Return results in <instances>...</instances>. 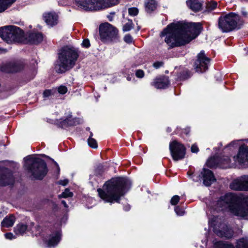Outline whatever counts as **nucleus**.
Segmentation results:
<instances>
[{
    "mask_svg": "<svg viewBox=\"0 0 248 248\" xmlns=\"http://www.w3.org/2000/svg\"><path fill=\"white\" fill-rule=\"evenodd\" d=\"M215 248H234L232 245L226 244L222 242H217L215 244Z\"/></svg>",
    "mask_w": 248,
    "mask_h": 248,
    "instance_id": "31",
    "label": "nucleus"
},
{
    "mask_svg": "<svg viewBox=\"0 0 248 248\" xmlns=\"http://www.w3.org/2000/svg\"><path fill=\"white\" fill-rule=\"evenodd\" d=\"M214 206V209L217 211L229 208L233 215L248 219V197L241 202L236 195L232 193L227 194L215 202Z\"/></svg>",
    "mask_w": 248,
    "mask_h": 248,
    "instance_id": "3",
    "label": "nucleus"
},
{
    "mask_svg": "<svg viewBox=\"0 0 248 248\" xmlns=\"http://www.w3.org/2000/svg\"><path fill=\"white\" fill-rule=\"evenodd\" d=\"M93 133L92 132H90V137H89V138H92V137H93Z\"/></svg>",
    "mask_w": 248,
    "mask_h": 248,
    "instance_id": "55",
    "label": "nucleus"
},
{
    "mask_svg": "<svg viewBox=\"0 0 248 248\" xmlns=\"http://www.w3.org/2000/svg\"><path fill=\"white\" fill-rule=\"evenodd\" d=\"M62 203L63 205V206L65 207V208H67L68 207V205L66 202L64 200L62 201Z\"/></svg>",
    "mask_w": 248,
    "mask_h": 248,
    "instance_id": "50",
    "label": "nucleus"
},
{
    "mask_svg": "<svg viewBox=\"0 0 248 248\" xmlns=\"http://www.w3.org/2000/svg\"><path fill=\"white\" fill-rule=\"evenodd\" d=\"M180 200V197L178 195L173 196L170 200V203L173 205H175L178 203Z\"/></svg>",
    "mask_w": 248,
    "mask_h": 248,
    "instance_id": "36",
    "label": "nucleus"
},
{
    "mask_svg": "<svg viewBox=\"0 0 248 248\" xmlns=\"http://www.w3.org/2000/svg\"><path fill=\"white\" fill-rule=\"evenodd\" d=\"M231 159L228 156H225L222 159L221 163L223 165H230Z\"/></svg>",
    "mask_w": 248,
    "mask_h": 248,
    "instance_id": "40",
    "label": "nucleus"
},
{
    "mask_svg": "<svg viewBox=\"0 0 248 248\" xmlns=\"http://www.w3.org/2000/svg\"><path fill=\"white\" fill-rule=\"evenodd\" d=\"M175 212L178 216H183L184 214V211L179 206L175 207L174 209Z\"/></svg>",
    "mask_w": 248,
    "mask_h": 248,
    "instance_id": "39",
    "label": "nucleus"
},
{
    "mask_svg": "<svg viewBox=\"0 0 248 248\" xmlns=\"http://www.w3.org/2000/svg\"><path fill=\"white\" fill-rule=\"evenodd\" d=\"M207 165L210 167H213L215 166V159L214 158H210L207 161Z\"/></svg>",
    "mask_w": 248,
    "mask_h": 248,
    "instance_id": "43",
    "label": "nucleus"
},
{
    "mask_svg": "<svg viewBox=\"0 0 248 248\" xmlns=\"http://www.w3.org/2000/svg\"><path fill=\"white\" fill-rule=\"evenodd\" d=\"M188 7L193 12H198L202 9V3L200 0H187Z\"/></svg>",
    "mask_w": 248,
    "mask_h": 248,
    "instance_id": "21",
    "label": "nucleus"
},
{
    "mask_svg": "<svg viewBox=\"0 0 248 248\" xmlns=\"http://www.w3.org/2000/svg\"><path fill=\"white\" fill-rule=\"evenodd\" d=\"M124 41L127 43H131L133 41V38L130 34H128L124 37Z\"/></svg>",
    "mask_w": 248,
    "mask_h": 248,
    "instance_id": "42",
    "label": "nucleus"
},
{
    "mask_svg": "<svg viewBox=\"0 0 248 248\" xmlns=\"http://www.w3.org/2000/svg\"><path fill=\"white\" fill-rule=\"evenodd\" d=\"M243 23L240 16L233 13L223 15L218 19V28L223 32H228L235 29H239L243 25Z\"/></svg>",
    "mask_w": 248,
    "mask_h": 248,
    "instance_id": "5",
    "label": "nucleus"
},
{
    "mask_svg": "<svg viewBox=\"0 0 248 248\" xmlns=\"http://www.w3.org/2000/svg\"><path fill=\"white\" fill-rule=\"evenodd\" d=\"M217 6V2L215 1L208 2L206 4V11L208 12L211 11L216 8Z\"/></svg>",
    "mask_w": 248,
    "mask_h": 248,
    "instance_id": "32",
    "label": "nucleus"
},
{
    "mask_svg": "<svg viewBox=\"0 0 248 248\" xmlns=\"http://www.w3.org/2000/svg\"><path fill=\"white\" fill-rule=\"evenodd\" d=\"M169 149L174 161H178L184 158L186 148L183 144L174 140L170 143Z\"/></svg>",
    "mask_w": 248,
    "mask_h": 248,
    "instance_id": "11",
    "label": "nucleus"
},
{
    "mask_svg": "<svg viewBox=\"0 0 248 248\" xmlns=\"http://www.w3.org/2000/svg\"><path fill=\"white\" fill-rule=\"evenodd\" d=\"M15 222V217L11 215L5 217L1 222V226L4 227H12Z\"/></svg>",
    "mask_w": 248,
    "mask_h": 248,
    "instance_id": "26",
    "label": "nucleus"
},
{
    "mask_svg": "<svg viewBox=\"0 0 248 248\" xmlns=\"http://www.w3.org/2000/svg\"><path fill=\"white\" fill-rule=\"evenodd\" d=\"M191 76V73L188 70H185L180 74L178 78L180 80H185Z\"/></svg>",
    "mask_w": 248,
    "mask_h": 248,
    "instance_id": "29",
    "label": "nucleus"
},
{
    "mask_svg": "<svg viewBox=\"0 0 248 248\" xmlns=\"http://www.w3.org/2000/svg\"><path fill=\"white\" fill-rule=\"evenodd\" d=\"M108 19H109V21H112V17H111L110 16H108Z\"/></svg>",
    "mask_w": 248,
    "mask_h": 248,
    "instance_id": "54",
    "label": "nucleus"
},
{
    "mask_svg": "<svg viewBox=\"0 0 248 248\" xmlns=\"http://www.w3.org/2000/svg\"><path fill=\"white\" fill-rule=\"evenodd\" d=\"M73 193L69 191L68 189H66L64 192H63L60 195H59V197L60 198H68V197H71L73 196Z\"/></svg>",
    "mask_w": 248,
    "mask_h": 248,
    "instance_id": "34",
    "label": "nucleus"
},
{
    "mask_svg": "<svg viewBox=\"0 0 248 248\" xmlns=\"http://www.w3.org/2000/svg\"><path fill=\"white\" fill-rule=\"evenodd\" d=\"M139 10L137 8L132 7L128 9V13L130 15L135 16L138 15Z\"/></svg>",
    "mask_w": 248,
    "mask_h": 248,
    "instance_id": "35",
    "label": "nucleus"
},
{
    "mask_svg": "<svg viewBox=\"0 0 248 248\" xmlns=\"http://www.w3.org/2000/svg\"><path fill=\"white\" fill-rule=\"evenodd\" d=\"M131 181L124 177L114 178L104 185L103 189H97L98 195L105 202H119L120 198L129 189Z\"/></svg>",
    "mask_w": 248,
    "mask_h": 248,
    "instance_id": "2",
    "label": "nucleus"
},
{
    "mask_svg": "<svg viewBox=\"0 0 248 248\" xmlns=\"http://www.w3.org/2000/svg\"><path fill=\"white\" fill-rule=\"evenodd\" d=\"M34 227V223L31 222L30 224L27 225L22 223H19L14 228V232L17 235H23L26 233L27 232H31L32 233L34 232L33 229L34 228L36 230H39V226Z\"/></svg>",
    "mask_w": 248,
    "mask_h": 248,
    "instance_id": "14",
    "label": "nucleus"
},
{
    "mask_svg": "<svg viewBox=\"0 0 248 248\" xmlns=\"http://www.w3.org/2000/svg\"><path fill=\"white\" fill-rule=\"evenodd\" d=\"M58 92L62 94L65 93L67 91V89L65 86H61L58 89Z\"/></svg>",
    "mask_w": 248,
    "mask_h": 248,
    "instance_id": "37",
    "label": "nucleus"
},
{
    "mask_svg": "<svg viewBox=\"0 0 248 248\" xmlns=\"http://www.w3.org/2000/svg\"><path fill=\"white\" fill-rule=\"evenodd\" d=\"M169 84V80L167 77H162L156 78L152 83L157 89H164L167 88Z\"/></svg>",
    "mask_w": 248,
    "mask_h": 248,
    "instance_id": "20",
    "label": "nucleus"
},
{
    "mask_svg": "<svg viewBox=\"0 0 248 248\" xmlns=\"http://www.w3.org/2000/svg\"><path fill=\"white\" fill-rule=\"evenodd\" d=\"M44 18L46 23L51 27L56 25L58 22V16L55 13H45Z\"/></svg>",
    "mask_w": 248,
    "mask_h": 248,
    "instance_id": "19",
    "label": "nucleus"
},
{
    "mask_svg": "<svg viewBox=\"0 0 248 248\" xmlns=\"http://www.w3.org/2000/svg\"><path fill=\"white\" fill-rule=\"evenodd\" d=\"M209 226L218 236L231 238L233 235V231L220 218L214 217L209 221Z\"/></svg>",
    "mask_w": 248,
    "mask_h": 248,
    "instance_id": "9",
    "label": "nucleus"
},
{
    "mask_svg": "<svg viewBox=\"0 0 248 248\" xmlns=\"http://www.w3.org/2000/svg\"><path fill=\"white\" fill-rule=\"evenodd\" d=\"M210 59L205 54L203 50H202L197 55V59L194 63L196 71L202 73L208 69Z\"/></svg>",
    "mask_w": 248,
    "mask_h": 248,
    "instance_id": "12",
    "label": "nucleus"
},
{
    "mask_svg": "<svg viewBox=\"0 0 248 248\" xmlns=\"http://www.w3.org/2000/svg\"><path fill=\"white\" fill-rule=\"evenodd\" d=\"M82 46L88 48L90 46V41L88 39H84L82 43Z\"/></svg>",
    "mask_w": 248,
    "mask_h": 248,
    "instance_id": "44",
    "label": "nucleus"
},
{
    "mask_svg": "<svg viewBox=\"0 0 248 248\" xmlns=\"http://www.w3.org/2000/svg\"><path fill=\"white\" fill-rule=\"evenodd\" d=\"M54 92L52 90H46L44 92L43 95L45 97H49L53 94Z\"/></svg>",
    "mask_w": 248,
    "mask_h": 248,
    "instance_id": "41",
    "label": "nucleus"
},
{
    "mask_svg": "<svg viewBox=\"0 0 248 248\" xmlns=\"http://www.w3.org/2000/svg\"><path fill=\"white\" fill-rule=\"evenodd\" d=\"M230 187L235 190L248 191V175H243L235 179L231 183Z\"/></svg>",
    "mask_w": 248,
    "mask_h": 248,
    "instance_id": "13",
    "label": "nucleus"
},
{
    "mask_svg": "<svg viewBox=\"0 0 248 248\" xmlns=\"http://www.w3.org/2000/svg\"><path fill=\"white\" fill-rule=\"evenodd\" d=\"M61 236V233L57 232L54 236H51L47 242L48 247H52L57 245L60 241Z\"/></svg>",
    "mask_w": 248,
    "mask_h": 248,
    "instance_id": "25",
    "label": "nucleus"
},
{
    "mask_svg": "<svg viewBox=\"0 0 248 248\" xmlns=\"http://www.w3.org/2000/svg\"><path fill=\"white\" fill-rule=\"evenodd\" d=\"M118 0H76L77 5L85 10H97L102 6H112L118 3Z\"/></svg>",
    "mask_w": 248,
    "mask_h": 248,
    "instance_id": "8",
    "label": "nucleus"
},
{
    "mask_svg": "<svg viewBox=\"0 0 248 248\" xmlns=\"http://www.w3.org/2000/svg\"><path fill=\"white\" fill-rule=\"evenodd\" d=\"M0 36L7 42H25L24 33L19 27L9 26L0 28Z\"/></svg>",
    "mask_w": 248,
    "mask_h": 248,
    "instance_id": "7",
    "label": "nucleus"
},
{
    "mask_svg": "<svg viewBox=\"0 0 248 248\" xmlns=\"http://www.w3.org/2000/svg\"><path fill=\"white\" fill-rule=\"evenodd\" d=\"M80 121L78 118H73L71 114H69L65 119H61L57 120V124L62 128L68 126L76 125L79 124Z\"/></svg>",
    "mask_w": 248,
    "mask_h": 248,
    "instance_id": "17",
    "label": "nucleus"
},
{
    "mask_svg": "<svg viewBox=\"0 0 248 248\" xmlns=\"http://www.w3.org/2000/svg\"><path fill=\"white\" fill-rule=\"evenodd\" d=\"M236 248H248V238H242L237 242Z\"/></svg>",
    "mask_w": 248,
    "mask_h": 248,
    "instance_id": "28",
    "label": "nucleus"
},
{
    "mask_svg": "<svg viewBox=\"0 0 248 248\" xmlns=\"http://www.w3.org/2000/svg\"><path fill=\"white\" fill-rule=\"evenodd\" d=\"M163 65V62H156L153 63V66L156 69L160 68Z\"/></svg>",
    "mask_w": 248,
    "mask_h": 248,
    "instance_id": "46",
    "label": "nucleus"
},
{
    "mask_svg": "<svg viewBox=\"0 0 248 248\" xmlns=\"http://www.w3.org/2000/svg\"><path fill=\"white\" fill-rule=\"evenodd\" d=\"M243 14L244 16H246L247 15V12H243Z\"/></svg>",
    "mask_w": 248,
    "mask_h": 248,
    "instance_id": "57",
    "label": "nucleus"
},
{
    "mask_svg": "<svg viewBox=\"0 0 248 248\" xmlns=\"http://www.w3.org/2000/svg\"><path fill=\"white\" fill-rule=\"evenodd\" d=\"M136 76L138 78H142L144 76V72L142 70H137L135 73Z\"/></svg>",
    "mask_w": 248,
    "mask_h": 248,
    "instance_id": "38",
    "label": "nucleus"
},
{
    "mask_svg": "<svg viewBox=\"0 0 248 248\" xmlns=\"http://www.w3.org/2000/svg\"><path fill=\"white\" fill-rule=\"evenodd\" d=\"M99 34L101 41L104 43L117 41V29L108 23L102 24L99 26Z\"/></svg>",
    "mask_w": 248,
    "mask_h": 248,
    "instance_id": "10",
    "label": "nucleus"
},
{
    "mask_svg": "<svg viewBox=\"0 0 248 248\" xmlns=\"http://www.w3.org/2000/svg\"><path fill=\"white\" fill-rule=\"evenodd\" d=\"M79 56L77 50L73 48L64 47L59 53V58L55 65L57 73H62L72 68Z\"/></svg>",
    "mask_w": 248,
    "mask_h": 248,
    "instance_id": "4",
    "label": "nucleus"
},
{
    "mask_svg": "<svg viewBox=\"0 0 248 248\" xmlns=\"http://www.w3.org/2000/svg\"><path fill=\"white\" fill-rule=\"evenodd\" d=\"M203 180V183L206 186H210L216 179L212 171L203 168L199 175Z\"/></svg>",
    "mask_w": 248,
    "mask_h": 248,
    "instance_id": "16",
    "label": "nucleus"
},
{
    "mask_svg": "<svg viewBox=\"0 0 248 248\" xmlns=\"http://www.w3.org/2000/svg\"><path fill=\"white\" fill-rule=\"evenodd\" d=\"M16 1V0H0V13L4 12Z\"/></svg>",
    "mask_w": 248,
    "mask_h": 248,
    "instance_id": "27",
    "label": "nucleus"
},
{
    "mask_svg": "<svg viewBox=\"0 0 248 248\" xmlns=\"http://www.w3.org/2000/svg\"><path fill=\"white\" fill-rule=\"evenodd\" d=\"M193 180L194 181H197L196 180H195V179H194V178H193Z\"/></svg>",
    "mask_w": 248,
    "mask_h": 248,
    "instance_id": "60",
    "label": "nucleus"
},
{
    "mask_svg": "<svg viewBox=\"0 0 248 248\" xmlns=\"http://www.w3.org/2000/svg\"><path fill=\"white\" fill-rule=\"evenodd\" d=\"M144 5L146 12L150 13L156 9L157 2L155 0H145Z\"/></svg>",
    "mask_w": 248,
    "mask_h": 248,
    "instance_id": "24",
    "label": "nucleus"
},
{
    "mask_svg": "<svg viewBox=\"0 0 248 248\" xmlns=\"http://www.w3.org/2000/svg\"><path fill=\"white\" fill-rule=\"evenodd\" d=\"M3 174L0 175V186H6L11 184L13 182L12 174L7 169L2 170Z\"/></svg>",
    "mask_w": 248,
    "mask_h": 248,
    "instance_id": "18",
    "label": "nucleus"
},
{
    "mask_svg": "<svg viewBox=\"0 0 248 248\" xmlns=\"http://www.w3.org/2000/svg\"><path fill=\"white\" fill-rule=\"evenodd\" d=\"M8 66L10 72H17L24 68V64L21 61H16L10 63Z\"/></svg>",
    "mask_w": 248,
    "mask_h": 248,
    "instance_id": "23",
    "label": "nucleus"
},
{
    "mask_svg": "<svg viewBox=\"0 0 248 248\" xmlns=\"http://www.w3.org/2000/svg\"><path fill=\"white\" fill-rule=\"evenodd\" d=\"M25 166L35 179H43L47 173L46 163L44 160L39 158L28 157L26 159Z\"/></svg>",
    "mask_w": 248,
    "mask_h": 248,
    "instance_id": "6",
    "label": "nucleus"
},
{
    "mask_svg": "<svg viewBox=\"0 0 248 248\" xmlns=\"http://www.w3.org/2000/svg\"><path fill=\"white\" fill-rule=\"evenodd\" d=\"M88 145L93 148H97V143L96 140L93 138H89L88 140Z\"/></svg>",
    "mask_w": 248,
    "mask_h": 248,
    "instance_id": "33",
    "label": "nucleus"
},
{
    "mask_svg": "<svg viewBox=\"0 0 248 248\" xmlns=\"http://www.w3.org/2000/svg\"><path fill=\"white\" fill-rule=\"evenodd\" d=\"M103 171L104 169L103 165L101 164L99 165L96 169V173L98 174H101Z\"/></svg>",
    "mask_w": 248,
    "mask_h": 248,
    "instance_id": "45",
    "label": "nucleus"
},
{
    "mask_svg": "<svg viewBox=\"0 0 248 248\" xmlns=\"http://www.w3.org/2000/svg\"><path fill=\"white\" fill-rule=\"evenodd\" d=\"M5 237L6 239L11 240L13 238H15L16 237L13 235V234L11 232L6 233L5 234Z\"/></svg>",
    "mask_w": 248,
    "mask_h": 248,
    "instance_id": "47",
    "label": "nucleus"
},
{
    "mask_svg": "<svg viewBox=\"0 0 248 248\" xmlns=\"http://www.w3.org/2000/svg\"><path fill=\"white\" fill-rule=\"evenodd\" d=\"M234 143H235V142H234V141H232V142L231 143H230L228 145V146H231H231H232V145H233L234 144Z\"/></svg>",
    "mask_w": 248,
    "mask_h": 248,
    "instance_id": "53",
    "label": "nucleus"
},
{
    "mask_svg": "<svg viewBox=\"0 0 248 248\" xmlns=\"http://www.w3.org/2000/svg\"><path fill=\"white\" fill-rule=\"evenodd\" d=\"M235 162L242 165L248 162V146L245 144L241 145L236 156H234Z\"/></svg>",
    "mask_w": 248,
    "mask_h": 248,
    "instance_id": "15",
    "label": "nucleus"
},
{
    "mask_svg": "<svg viewBox=\"0 0 248 248\" xmlns=\"http://www.w3.org/2000/svg\"><path fill=\"white\" fill-rule=\"evenodd\" d=\"M86 130H90V128H89V127H87V128H86Z\"/></svg>",
    "mask_w": 248,
    "mask_h": 248,
    "instance_id": "58",
    "label": "nucleus"
},
{
    "mask_svg": "<svg viewBox=\"0 0 248 248\" xmlns=\"http://www.w3.org/2000/svg\"><path fill=\"white\" fill-rule=\"evenodd\" d=\"M134 28V24L131 20H128V22L126 23L123 27V31L124 32L129 31Z\"/></svg>",
    "mask_w": 248,
    "mask_h": 248,
    "instance_id": "30",
    "label": "nucleus"
},
{
    "mask_svg": "<svg viewBox=\"0 0 248 248\" xmlns=\"http://www.w3.org/2000/svg\"><path fill=\"white\" fill-rule=\"evenodd\" d=\"M202 28L200 23H172L162 31L160 35L166 36L165 42L173 48L189 43L200 33Z\"/></svg>",
    "mask_w": 248,
    "mask_h": 248,
    "instance_id": "1",
    "label": "nucleus"
},
{
    "mask_svg": "<svg viewBox=\"0 0 248 248\" xmlns=\"http://www.w3.org/2000/svg\"><path fill=\"white\" fill-rule=\"evenodd\" d=\"M43 39V36L40 32H31L30 33L28 40L27 41L32 44H38L41 43Z\"/></svg>",
    "mask_w": 248,
    "mask_h": 248,
    "instance_id": "22",
    "label": "nucleus"
},
{
    "mask_svg": "<svg viewBox=\"0 0 248 248\" xmlns=\"http://www.w3.org/2000/svg\"><path fill=\"white\" fill-rule=\"evenodd\" d=\"M187 174H188V175L189 176H191L192 175V173L191 172H190L188 171V172H187Z\"/></svg>",
    "mask_w": 248,
    "mask_h": 248,
    "instance_id": "56",
    "label": "nucleus"
},
{
    "mask_svg": "<svg viewBox=\"0 0 248 248\" xmlns=\"http://www.w3.org/2000/svg\"><path fill=\"white\" fill-rule=\"evenodd\" d=\"M53 161L54 162V164L55 165V166H56V167L58 169V171H60V168H59V167L58 166V164H57V163L56 162L54 161L53 160Z\"/></svg>",
    "mask_w": 248,
    "mask_h": 248,
    "instance_id": "51",
    "label": "nucleus"
},
{
    "mask_svg": "<svg viewBox=\"0 0 248 248\" xmlns=\"http://www.w3.org/2000/svg\"><path fill=\"white\" fill-rule=\"evenodd\" d=\"M191 151L192 153H197L199 152L198 147L195 144H193L191 146Z\"/></svg>",
    "mask_w": 248,
    "mask_h": 248,
    "instance_id": "48",
    "label": "nucleus"
},
{
    "mask_svg": "<svg viewBox=\"0 0 248 248\" xmlns=\"http://www.w3.org/2000/svg\"><path fill=\"white\" fill-rule=\"evenodd\" d=\"M125 210L128 211L130 209V206L128 205L125 207Z\"/></svg>",
    "mask_w": 248,
    "mask_h": 248,
    "instance_id": "52",
    "label": "nucleus"
},
{
    "mask_svg": "<svg viewBox=\"0 0 248 248\" xmlns=\"http://www.w3.org/2000/svg\"><path fill=\"white\" fill-rule=\"evenodd\" d=\"M127 79L128 80H130V78H129V77H128V78H127Z\"/></svg>",
    "mask_w": 248,
    "mask_h": 248,
    "instance_id": "59",
    "label": "nucleus"
},
{
    "mask_svg": "<svg viewBox=\"0 0 248 248\" xmlns=\"http://www.w3.org/2000/svg\"><path fill=\"white\" fill-rule=\"evenodd\" d=\"M68 183V181L67 180H61L59 182V184L62 186L66 185Z\"/></svg>",
    "mask_w": 248,
    "mask_h": 248,
    "instance_id": "49",
    "label": "nucleus"
}]
</instances>
